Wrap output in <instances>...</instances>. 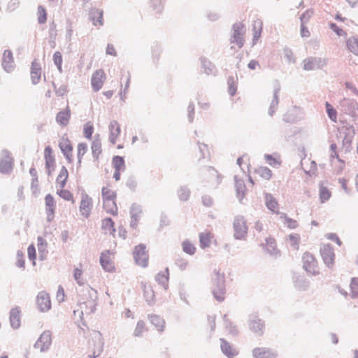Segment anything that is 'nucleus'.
<instances>
[{
  "mask_svg": "<svg viewBox=\"0 0 358 358\" xmlns=\"http://www.w3.org/2000/svg\"><path fill=\"white\" fill-rule=\"evenodd\" d=\"M52 343L51 334L44 331L35 343V348L41 351H45L49 348Z\"/></svg>",
  "mask_w": 358,
  "mask_h": 358,
  "instance_id": "nucleus-17",
  "label": "nucleus"
},
{
  "mask_svg": "<svg viewBox=\"0 0 358 358\" xmlns=\"http://www.w3.org/2000/svg\"><path fill=\"white\" fill-rule=\"evenodd\" d=\"M71 118V110L69 107L59 111L56 116L57 122L62 127H66Z\"/></svg>",
  "mask_w": 358,
  "mask_h": 358,
  "instance_id": "nucleus-24",
  "label": "nucleus"
},
{
  "mask_svg": "<svg viewBox=\"0 0 358 358\" xmlns=\"http://www.w3.org/2000/svg\"><path fill=\"white\" fill-rule=\"evenodd\" d=\"M102 346L101 345H99V346L96 348V350L93 352L92 355H90V358H96L99 357L101 352H102Z\"/></svg>",
  "mask_w": 358,
  "mask_h": 358,
  "instance_id": "nucleus-61",
  "label": "nucleus"
},
{
  "mask_svg": "<svg viewBox=\"0 0 358 358\" xmlns=\"http://www.w3.org/2000/svg\"><path fill=\"white\" fill-rule=\"evenodd\" d=\"M234 237L236 239H243L248 234V227L245 220L242 217H237L234 222Z\"/></svg>",
  "mask_w": 358,
  "mask_h": 358,
  "instance_id": "nucleus-9",
  "label": "nucleus"
},
{
  "mask_svg": "<svg viewBox=\"0 0 358 358\" xmlns=\"http://www.w3.org/2000/svg\"><path fill=\"white\" fill-rule=\"evenodd\" d=\"M265 158L267 161V162L270 164V165H274L275 164H280L279 162H278L275 158H273L271 155H266L265 156Z\"/></svg>",
  "mask_w": 358,
  "mask_h": 358,
  "instance_id": "nucleus-62",
  "label": "nucleus"
},
{
  "mask_svg": "<svg viewBox=\"0 0 358 358\" xmlns=\"http://www.w3.org/2000/svg\"><path fill=\"white\" fill-rule=\"evenodd\" d=\"M44 159L45 161V167L48 175H51L55 170V159L53 155V151L50 146H46L44 150Z\"/></svg>",
  "mask_w": 358,
  "mask_h": 358,
  "instance_id": "nucleus-16",
  "label": "nucleus"
},
{
  "mask_svg": "<svg viewBox=\"0 0 358 358\" xmlns=\"http://www.w3.org/2000/svg\"><path fill=\"white\" fill-rule=\"evenodd\" d=\"M36 15L39 24H45L46 22L48 13L46 9L43 6H38Z\"/></svg>",
  "mask_w": 358,
  "mask_h": 358,
  "instance_id": "nucleus-43",
  "label": "nucleus"
},
{
  "mask_svg": "<svg viewBox=\"0 0 358 358\" xmlns=\"http://www.w3.org/2000/svg\"><path fill=\"white\" fill-rule=\"evenodd\" d=\"M255 173L264 180H270L272 177L271 170L266 166L257 168L255 170Z\"/></svg>",
  "mask_w": 358,
  "mask_h": 358,
  "instance_id": "nucleus-41",
  "label": "nucleus"
},
{
  "mask_svg": "<svg viewBox=\"0 0 358 358\" xmlns=\"http://www.w3.org/2000/svg\"><path fill=\"white\" fill-rule=\"evenodd\" d=\"M73 276L75 280L79 285H83L84 283V278L83 277V271L80 268H75Z\"/></svg>",
  "mask_w": 358,
  "mask_h": 358,
  "instance_id": "nucleus-55",
  "label": "nucleus"
},
{
  "mask_svg": "<svg viewBox=\"0 0 358 358\" xmlns=\"http://www.w3.org/2000/svg\"><path fill=\"white\" fill-rule=\"evenodd\" d=\"M38 250L41 254V259L45 258L47 254V243L43 237H38Z\"/></svg>",
  "mask_w": 358,
  "mask_h": 358,
  "instance_id": "nucleus-45",
  "label": "nucleus"
},
{
  "mask_svg": "<svg viewBox=\"0 0 358 358\" xmlns=\"http://www.w3.org/2000/svg\"><path fill=\"white\" fill-rule=\"evenodd\" d=\"M13 167V159L11 154L7 150H3L1 152L0 157V172L2 173H9Z\"/></svg>",
  "mask_w": 358,
  "mask_h": 358,
  "instance_id": "nucleus-11",
  "label": "nucleus"
},
{
  "mask_svg": "<svg viewBox=\"0 0 358 358\" xmlns=\"http://www.w3.org/2000/svg\"><path fill=\"white\" fill-rule=\"evenodd\" d=\"M151 323L158 331H162L165 327L164 320L158 315H153L150 317Z\"/></svg>",
  "mask_w": 358,
  "mask_h": 358,
  "instance_id": "nucleus-38",
  "label": "nucleus"
},
{
  "mask_svg": "<svg viewBox=\"0 0 358 358\" xmlns=\"http://www.w3.org/2000/svg\"><path fill=\"white\" fill-rule=\"evenodd\" d=\"M2 65L7 72H10L13 69V54L10 50L4 51Z\"/></svg>",
  "mask_w": 358,
  "mask_h": 358,
  "instance_id": "nucleus-29",
  "label": "nucleus"
},
{
  "mask_svg": "<svg viewBox=\"0 0 358 358\" xmlns=\"http://www.w3.org/2000/svg\"><path fill=\"white\" fill-rule=\"evenodd\" d=\"M252 27L253 41L254 43H256L261 37L263 28V22L261 20L257 19L252 22Z\"/></svg>",
  "mask_w": 358,
  "mask_h": 358,
  "instance_id": "nucleus-31",
  "label": "nucleus"
},
{
  "mask_svg": "<svg viewBox=\"0 0 358 358\" xmlns=\"http://www.w3.org/2000/svg\"><path fill=\"white\" fill-rule=\"evenodd\" d=\"M97 291L92 287L84 289L80 295L78 308L73 310V320L78 326H86L83 321V315H89L96 310Z\"/></svg>",
  "mask_w": 358,
  "mask_h": 358,
  "instance_id": "nucleus-1",
  "label": "nucleus"
},
{
  "mask_svg": "<svg viewBox=\"0 0 358 358\" xmlns=\"http://www.w3.org/2000/svg\"><path fill=\"white\" fill-rule=\"evenodd\" d=\"M189 196V192L182 189L180 192L179 197L181 200H187Z\"/></svg>",
  "mask_w": 358,
  "mask_h": 358,
  "instance_id": "nucleus-63",
  "label": "nucleus"
},
{
  "mask_svg": "<svg viewBox=\"0 0 358 358\" xmlns=\"http://www.w3.org/2000/svg\"><path fill=\"white\" fill-rule=\"evenodd\" d=\"M17 264L19 267L24 268V260L23 259V253L22 252H17Z\"/></svg>",
  "mask_w": 358,
  "mask_h": 358,
  "instance_id": "nucleus-59",
  "label": "nucleus"
},
{
  "mask_svg": "<svg viewBox=\"0 0 358 358\" xmlns=\"http://www.w3.org/2000/svg\"><path fill=\"white\" fill-rule=\"evenodd\" d=\"M131 224L132 227H135L138 225V221L142 217L141 208L138 206L133 205L131 208Z\"/></svg>",
  "mask_w": 358,
  "mask_h": 358,
  "instance_id": "nucleus-32",
  "label": "nucleus"
},
{
  "mask_svg": "<svg viewBox=\"0 0 358 358\" xmlns=\"http://www.w3.org/2000/svg\"><path fill=\"white\" fill-rule=\"evenodd\" d=\"M133 256L138 265L142 267H146L148 266L149 255L145 245L139 244L136 245L134 248Z\"/></svg>",
  "mask_w": 358,
  "mask_h": 358,
  "instance_id": "nucleus-7",
  "label": "nucleus"
},
{
  "mask_svg": "<svg viewBox=\"0 0 358 358\" xmlns=\"http://www.w3.org/2000/svg\"><path fill=\"white\" fill-rule=\"evenodd\" d=\"M348 49L354 55L358 56V39L356 38H350L346 41Z\"/></svg>",
  "mask_w": 358,
  "mask_h": 358,
  "instance_id": "nucleus-42",
  "label": "nucleus"
},
{
  "mask_svg": "<svg viewBox=\"0 0 358 358\" xmlns=\"http://www.w3.org/2000/svg\"><path fill=\"white\" fill-rule=\"evenodd\" d=\"M148 330L145 323L143 321H139L135 328L134 334L135 336H141Z\"/></svg>",
  "mask_w": 358,
  "mask_h": 358,
  "instance_id": "nucleus-50",
  "label": "nucleus"
},
{
  "mask_svg": "<svg viewBox=\"0 0 358 358\" xmlns=\"http://www.w3.org/2000/svg\"><path fill=\"white\" fill-rule=\"evenodd\" d=\"M266 205L267 208L275 214H280L278 201L271 195H266Z\"/></svg>",
  "mask_w": 358,
  "mask_h": 358,
  "instance_id": "nucleus-33",
  "label": "nucleus"
},
{
  "mask_svg": "<svg viewBox=\"0 0 358 358\" xmlns=\"http://www.w3.org/2000/svg\"><path fill=\"white\" fill-rule=\"evenodd\" d=\"M117 198V192L111 185L106 184L101 187V199L102 208L107 214L113 216L118 215Z\"/></svg>",
  "mask_w": 358,
  "mask_h": 358,
  "instance_id": "nucleus-2",
  "label": "nucleus"
},
{
  "mask_svg": "<svg viewBox=\"0 0 358 358\" xmlns=\"http://www.w3.org/2000/svg\"><path fill=\"white\" fill-rule=\"evenodd\" d=\"M228 92L231 96H234L236 92V87L234 84V83H229V88Z\"/></svg>",
  "mask_w": 358,
  "mask_h": 358,
  "instance_id": "nucleus-64",
  "label": "nucleus"
},
{
  "mask_svg": "<svg viewBox=\"0 0 358 358\" xmlns=\"http://www.w3.org/2000/svg\"><path fill=\"white\" fill-rule=\"evenodd\" d=\"M94 131V128L92 122H87L83 125V134L87 139H92Z\"/></svg>",
  "mask_w": 358,
  "mask_h": 358,
  "instance_id": "nucleus-44",
  "label": "nucleus"
},
{
  "mask_svg": "<svg viewBox=\"0 0 358 358\" xmlns=\"http://www.w3.org/2000/svg\"><path fill=\"white\" fill-rule=\"evenodd\" d=\"M59 147L64 155L68 163L71 164L73 161V145L69 138L64 134L62 136L59 141Z\"/></svg>",
  "mask_w": 358,
  "mask_h": 358,
  "instance_id": "nucleus-8",
  "label": "nucleus"
},
{
  "mask_svg": "<svg viewBox=\"0 0 358 358\" xmlns=\"http://www.w3.org/2000/svg\"><path fill=\"white\" fill-rule=\"evenodd\" d=\"M53 61L59 72H62V56L59 52H55L53 55Z\"/></svg>",
  "mask_w": 358,
  "mask_h": 358,
  "instance_id": "nucleus-53",
  "label": "nucleus"
},
{
  "mask_svg": "<svg viewBox=\"0 0 358 358\" xmlns=\"http://www.w3.org/2000/svg\"><path fill=\"white\" fill-rule=\"evenodd\" d=\"M245 34V25L242 22H237L233 25V34L230 41L233 44L231 48H241L244 44L243 35Z\"/></svg>",
  "mask_w": 358,
  "mask_h": 358,
  "instance_id": "nucleus-5",
  "label": "nucleus"
},
{
  "mask_svg": "<svg viewBox=\"0 0 358 358\" xmlns=\"http://www.w3.org/2000/svg\"><path fill=\"white\" fill-rule=\"evenodd\" d=\"M90 20L96 27L103 24V12L101 9L92 8L90 12Z\"/></svg>",
  "mask_w": 358,
  "mask_h": 358,
  "instance_id": "nucleus-22",
  "label": "nucleus"
},
{
  "mask_svg": "<svg viewBox=\"0 0 358 358\" xmlns=\"http://www.w3.org/2000/svg\"><path fill=\"white\" fill-rule=\"evenodd\" d=\"M182 246L183 251L187 254L192 255H194L196 252V247L189 240L183 241Z\"/></svg>",
  "mask_w": 358,
  "mask_h": 358,
  "instance_id": "nucleus-47",
  "label": "nucleus"
},
{
  "mask_svg": "<svg viewBox=\"0 0 358 358\" xmlns=\"http://www.w3.org/2000/svg\"><path fill=\"white\" fill-rule=\"evenodd\" d=\"M114 255L109 250L103 252L100 257V263L102 268L107 272L115 271Z\"/></svg>",
  "mask_w": 358,
  "mask_h": 358,
  "instance_id": "nucleus-13",
  "label": "nucleus"
},
{
  "mask_svg": "<svg viewBox=\"0 0 358 358\" xmlns=\"http://www.w3.org/2000/svg\"><path fill=\"white\" fill-rule=\"evenodd\" d=\"M265 243L262 244L263 248L271 255L278 257L280 255V251L278 249L276 240L271 236L266 238Z\"/></svg>",
  "mask_w": 358,
  "mask_h": 358,
  "instance_id": "nucleus-18",
  "label": "nucleus"
},
{
  "mask_svg": "<svg viewBox=\"0 0 358 358\" xmlns=\"http://www.w3.org/2000/svg\"><path fill=\"white\" fill-rule=\"evenodd\" d=\"M331 29L337 34L338 36H345L346 33L341 28H339L336 24L332 23L331 24Z\"/></svg>",
  "mask_w": 358,
  "mask_h": 358,
  "instance_id": "nucleus-57",
  "label": "nucleus"
},
{
  "mask_svg": "<svg viewBox=\"0 0 358 358\" xmlns=\"http://www.w3.org/2000/svg\"><path fill=\"white\" fill-rule=\"evenodd\" d=\"M27 255L29 259L32 261L34 265L36 264V251L34 245L33 244L30 245L27 248Z\"/></svg>",
  "mask_w": 358,
  "mask_h": 358,
  "instance_id": "nucleus-54",
  "label": "nucleus"
},
{
  "mask_svg": "<svg viewBox=\"0 0 358 358\" xmlns=\"http://www.w3.org/2000/svg\"><path fill=\"white\" fill-rule=\"evenodd\" d=\"M330 150L331 152V157L335 158H338V154L337 152V145L336 143H331L330 145Z\"/></svg>",
  "mask_w": 358,
  "mask_h": 358,
  "instance_id": "nucleus-60",
  "label": "nucleus"
},
{
  "mask_svg": "<svg viewBox=\"0 0 358 358\" xmlns=\"http://www.w3.org/2000/svg\"><path fill=\"white\" fill-rule=\"evenodd\" d=\"M80 212L85 218H88L93 209V199L86 193L81 194V200L80 203Z\"/></svg>",
  "mask_w": 358,
  "mask_h": 358,
  "instance_id": "nucleus-10",
  "label": "nucleus"
},
{
  "mask_svg": "<svg viewBox=\"0 0 358 358\" xmlns=\"http://www.w3.org/2000/svg\"><path fill=\"white\" fill-rule=\"evenodd\" d=\"M213 295L218 301L225 299L224 275L220 271H215L213 277Z\"/></svg>",
  "mask_w": 358,
  "mask_h": 358,
  "instance_id": "nucleus-4",
  "label": "nucleus"
},
{
  "mask_svg": "<svg viewBox=\"0 0 358 358\" xmlns=\"http://www.w3.org/2000/svg\"><path fill=\"white\" fill-rule=\"evenodd\" d=\"M221 349L222 352L229 358H234L238 353V351L233 348L229 343L224 339H221Z\"/></svg>",
  "mask_w": 358,
  "mask_h": 358,
  "instance_id": "nucleus-27",
  "label": "nucleus"
},
{
  "mask_svg": "<svg viewBox=\"0 0 358 358\" xmlns=\"http://www.w3.org/2000/svg\"><path fill=\"white\" fill-rule=\"evenodd\" d=\"M331 196L330 191L325 187L321 186L320 188V199L322 203L328 201Z\"/></svg>",
  "mask_w": 358,
  "mask_h": 358,
  "instance_id": "nucleus-49",
  "label": "nucleus"
},
{
  "mask_svg": "<svg viewBox=\"0 0 358 358\" xmlns=\"http://www.w3.org/2000/svg\"><path fill=\"white\" fill-rule=\"evenodd\" d=\"M113 165L115 170L123 171L125 168L124 160L122 157L115 156L113 158Z\"/></svg>",
  "mask_w": 358,
  "mask_h": 358,
  "instance_id": "nucleus-48",
  "label": "nucleus"
},
{
  "mask_svg": "<svg viewBox=\"0 0 358 358\" xmlns=\"http://www.w3.org/2000/svg\"><path fill=\"white\" fill-rule=\"evenodd\" d=\"M327 238L329 240L334 241L339 246H341L342 245L341 241L340 240L339 237L336 234H334V233L328 234H327Z\"/></svg>",
  "mask_w": 358,
  "mask_h": 358,
  "instance_id": "nucleus-56",
  "label": "nucleus"
},
{
  "mask_svg": "<svg viewBox=\"0 0 358 358\" xmlns=\"http://www.w3.org/2000/svg\"><path fill=\"white\" fill-rule=\"evenodd\" d=\"M280 219L282 220L283 224L289 229H295L299 226V222L296 220L289 217L287 213H281L280 214Z\"/></svg>",
  "mask_w": 358,
  "mask_h": 358,
  "instance_id": "nucleus-28",
  "label": "nucleus"
},
{
  "mask_svg": "<svg viewBox=\"0 0 358 358\" xmlns=\"http://www.w3.org/2000/svg\"><path fill=\"white\" fill-rule=\"evenodd\" d=\"M350 289L352 297H358V278H352L350 284Z\"/></svg>",
  "mask_w": 358,
  "mask_h": 358,
  "instance_id": "nucleus-51",
  "label": "nucleus"
},
{
  "mask_svg": "<svg viewBox=\"0 0 358 358\" xmlns=\"http://www.w3.org/2000/svg\"><path fill=\"white\" fill-rule=\"evenodd\" d=\"M250 329L257 336H262L264 332V323L259 318H254L250 322Z\"/></svg>",
  "mask_w": 358,
  "mask_h": 358,
  "instance_id": "nucleus-21",
  "label": "nucleus"
},
{
  "mask_svg": "<svg viewBox=\"0 0 358 358\" xmlns=\"http://www.w3.org/2000/svg\"><path fill=\"white\" fill-rule=\"evenodd\" d=\"M214 238L213 234L210 231H205L199 234V243L201 248H208Z\"/></svg>",
  "mask_w": 358,
  "mask_h": 358,
  "instance_id": "nucleus-34",
  "label": "nucleus"
},
{
  "mask_svg": "<svg viewBox=\"0 0 358 358\" xmlns=\"http://www.w3.org/2000/svg\"><path fill=\"white\" fill-rule=\"evenodd\" d=\"M320 255L324 262L328 266H331L334 264L335 254L334 249L329 244H324L320 248Z\"/></svg>",
  "mask_w": 358,
  "mask_h": 358,
  "instance_id": "nucleus-14",
  "label": "nucleus"
},
{
  "mask_svg": "<svg viewBox=\"0 0 358 358\" xmlns=\"http://www.w3.org/2000/svg\"><path fill=\"white\" fill-rule=\"evenodd\" d=\"M69 178V171L67 169L62 166L56 178L55 186L57 187H65Z\"/></svg>",
  "mask_w": 358,
  "mask_h": 358,
  "instance_id": "nucleus-23",
  "label": "nucleus"
},
{
  "mask_svg": "<svg viewBox=\"0 0 358 358\" xmlns=\"http://www.w3.org/2000/svg\"><path fill=\"white\" fill-rule=\"evenodd\" d=\"M36 304L40 310L43 312L49 310L51 308L49 294L44 291L39 292L36 297Z\"/></svg>",
  "mask_w": 358,
  "mask_h": 358,
  "instance_id": "nucleus-15",
  "label": "nucleus"
},
{
  "mask_svg": "<svg viewBox=\"0 0 358 358\" xmlns=\"http://www.w3.org/2000/svg\"><path fill=\"white\" fill-rule=\"evenodd\" d=\"M255 358H275L277 355L271 349L265 348H256L252 351Z\"/></svg>",
  "mask_w": 358,
  "mask_h": 358,
  "instance_id": "nucleus-20",
  "label": "nucleus"
},
{
  "mask_svg": "<svg viewBox=\"0 0 358 358\" xmlns=\"http://www.w3.org/2000/svg\"><path fill=\"white\" fill-rule=\"evenodd\" d=\"M64 296H65V294H64V289L62 287H59L57 292V296H56L57 300L62 301L64 300Z\"/></svg>",
  "mask_w": 358,
  "mask_h": 358,
  "instance_id": "nucleus-58",
  "label": "nucleus"
},
{
  "mask_svg": "<svg viewBox=\"0 0 358 358\" xmlns=\"http://www.w3.org/2000/svg\"><path fill=\"white\" fill-rule=\"evenodd\" d=\"M143 296L149 303L154 302L155 295L152 287L150 285H143Z\"/></svg>",
  "mask_w": 358,
  "mask_h": 358,
  "instance_id": "nucleus-39",
  "label": "nucleus"
},
{
  "mask_svg": "<svg viewBox=\"0 0 358 358\" xmlns=\"http://www.w3.org/2000/svg\"><path fill=\"white\" fill-rule=\"evenodd\" d=\"M101 229L105 234L115 236V223L111 218H105L101 220Z\"/></svg>",
  "mask_w": 358,
  "mask_h": 358,
  "instance_id": "nucleus-25",
  "label": "nucleus"
},
{
  "mask_svg": "<svg viewBox=\"0 0 358 358\" xmlns=\"http://www.w3.org/2000/svg\"><path fill=\"white\" fill-rule=\"evenodd\" d=\"M327 108V113L328 114L329 117L334 122H337V112L333 108V106L328 102L325 104Z\"/></svg>",
  "mask_w": 358,
  "mask_h": 358,
  "instance_id": "nucleus-52",
  "label": "nucleus"
},
{
  "mask_svg": "<svg viewBox=\"0 0 358 358\" xmlns=\"http://www.w3.org/2000/svg\"><path fill=\"white\" fill-rule=\"evenodd\" d=\"M286 241L294 250H298L299 249L301 237L299 234L292 233L289 234L286 238Z\"/></svg>",
  "mask_w": 358,
  "mask_h": 358,
  "instance_id": "nucleus-36",
  "label": "nucleus"
},
{
  "mask_svg": "<svg viewBox=\"0 0 358 358\" xmlns=\"http://www.w3.org/2000/svg\"><path fill=\"white\" fill-rule=\"evenodd\" d=\"M10 322L11 326L17 329L21 324V311L19 308L15 307L11 309L10 313Z\"/></svg>",
  "mask_w": 358,
  "mask_h": 358,
  "instance_id": "nucleus-26",
  "label": "nucleus"
},
{
  "mask_svg": "<svg viewBox=\"0 0 358 358\" xmlns=\"http://www.w3.org/2000/svg\"><path fill=\"white\" fill-rule=\"evenodd\" d=\"M106 80V74L103 69L95 71L91 78V85L94 92L99 91Z\"/></svg>",
  "mask_w": 358,
  "mask_h": 358,
  "instance_id": "nucleus-12",
  "label": "nucleus"
},
{
  "mask_svg": "<svg viewBox=\"0 0 358 358\" xmlns=\"http://www.w3.org/2000/svg\"><path fill=\"white\" fill-rule=\"evenodd\" d=\"M91 149L93 157L97 159L102 152L101 142L99 135L92 141Z\"/></svg>",
  "mask_w": 358,
  "mask_h": 358,
  "instance_id": "nucleus-35",
  "label": "nucleus"
},
{
  "mask_svg": "<svg viewBox=\"0 0 358 358\" xmlns=\"http://www.w3.org/2000/svg\"><path fill=\"white\" fill-rule=\"evenodd\" d=\"M303 268L311 275L319 273L318 263L313 255L309 252L303 253L302 257Z\"/></svg>",
  "mask_w": 358,
  "mask_h": 358,
  "instance_id": "nucleus-6",
  "label": "nucleus"
},
{
  "mask_svg": "<svg viewBox=\"0 0 358 358\" xmlns=\"http://www.w3.org/2000/svg\"><path fill=\"white\" fill-rule=\"evenodd\" d=\"M108 130L109 141L113 145H117V149H122L124 148L123 140L124 138L122 137L121 127L120 124L115 120L111 121L108 126Z\"/></svg>",
  "mask_w": 358,
  "mask_h": 358,
  "instance_id": "nucleus-3",
  "label": "nucleus"
},
{
  "mask_svg": "<svg viewBox=\"0 0 358 358\" xmlns=\"http://www.w3.org/2000/svg\"><path fill=\"white\" fill-rule=\"evenodd\" d=\"M46 210L48 214L53 215L55 210V201L54 197L51 194H47L45 198Z\"/></svg>",
  "mask_w": 358,
  "mask_h": 358,
  "instance_id": "nucleus-40",
  "label": "nucleus"
},
{
  "mask_svg": "<svg viewBox=\"0 0 358 358\" xmlns=\"http://www.w3.org/2000/svg\"><path fill=\"white\" fill-rule=\"evenodd\" d=\"M57 194L63 199L75 203V199L73 194L64 187H57Z\"/></svg>",
  "mask_w": 358,
  "mask_h": 358,
  "instance_id": "nucleus-37",
  "label": "nucleus"
},
{
  "mask_svg": "<svg viewBox=\"0 0 358 358\" xmlns=\"http://www.w3.org/2000/svg\"><path fill=\"white\" fill-rule=\"evenodd\" d=\"M87 152V145L85 143H80L77 146V156L79 163H81L83 156Z\"/></svg>",
  "mask_w": 358,
  "mask_h": 358,
  "instance_id": "nucleus-46",
  "label": "nucleus"
},
{
  "mask_svg": "<svg viewBox=\"0 0 358 358\" xmlns=\"http://www.w3.org/2000/svg\"><path fill=\"white\" fill-rule=\"evenodd\" d=\"M42 69L40 63L37 59H34L31 62V80L33 84L36 85L39 83L41 78Z\"/></svg>",
  "mask_w": 358,
  "mask_h": 358,
  "instance_id": "nucleus-19",
  "label": "nucleus"
},
{
  "mask_svg": "<svg viewBox=\"0 0 358 358\" xmlns=\"http://www.w3.org/2000/svg\"><path fill=\"white\" fill-rule=\"evenodd\" d=\"M235 187L236 190L237 197L240 201H242L246 194L247 189L244 181L242 179L235 178Z\"/></svg>",
  "mask_w": 358,
  "mask_h": 358,
  "instance_id": "nucleus-30",
  "label": "nucleus"
}]
</instances>
